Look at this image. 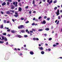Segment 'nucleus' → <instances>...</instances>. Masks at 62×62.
<instances>
[{
  "instance_id": "nucleus-1",
  "label": "nucleus",
  "mask_w": 62,
  "mask_h": 62,
  "mask_svg": "<svg viewBox=\"0 0 62 62\" xmlns=\"http://www.w3.org/2000/svg\"><path fill=\"white\" fill-rule=\"evenodd\" d=\"M24 26L23 25H21L19 26L18 27V28L19 29H22V28H23Z\"/></svg>"
},
{
  "instance_id": "nucleus-2",
  "label": "nucleus",
  "mask_w": 62,
  "mask_h": 62,
  "mask_svg": "<svg viewBox=\"0 0 62 62\" xmlns=\"http://www.w3.org/2000/svg\"><path fill=\"white\" fill-rule=\"evenodd\" d=\"M56 14L57 16L59 15V10H57V12H56Z\"/></svg>"
},
{
  "instance_id": "nucleus-3",
  "label": "nucleus",
  "mask_w": 62,
  "mask_h": 62,
  "mask_svg": "<svg viewBox=\"0 0 62 62\" xmlns=\"http://www.w3.org/2000/svg\"><path fill=\"white\" fill-rule=\"evenodd\" d=\"M22 10V9L21 7H19L18 9L19 11H21Z\"/></svg>"
},
{
  "instance_id": "nucleus-4",
  "label": "nucleus",
  "mask_w": 62,
  "mask_h": 62,
  "mask_svg": "<svg viewBox=\"0 0 62 62\" xmlns=\"http://www.w3.org/2000/svg\"><path fill=\"white\" fill-rule=\"evenodd\" d=\"M39 50H41L42 51V50H43V47H39Z\"/></svg>"
},
{
  "instance_id": "nucleus-5",
  "label": "nucleus",
  "mask_w": 62,
  "mask_h": 62,
  "mask_svg": "<svg viewBox=\"0 0 62 62\" xmlns=\"http://www.w3.org/2000/svg\"><path fill=\"white\" fill-rule=\"evenodd\" d=\"M11 32H12V33H16V32H17V31H16L12 30L11 31Z\"/></svg>"
},
{
  "instance_id": "nucleus-6",
  "label": "nucleus",
  "mask_w": 62,
  "mask_h": 62,
  "mask_svg": "<svg viewBox=\"0 0 62 62\" xmlns=\"http://www.w3.org/2000/svg\"><path fill=\"white\" fill-rule=\"evenodd\" d=\"M42 24H45L46 23V21L45 20H44L43 22L41 23Z\"/></svg>"
},
{
  "instance_id": "nucleus-7",
  "label": "nucleus",
  "mask_w": 62,
  "mask_h": 62,
  "mask_svg": "<svg viewBox=\"0 0 62 62\" xmlns=\"http://www.w3.org/2000/svg\"><path fill=\"white\" fill-rule=\"evenodd\" d=\"M11 9H14V5H11Z\"/></svg>"
},
{
  "instance_id": "nucleus-8",
  "label": "nucleus",
  "mask_w": 62,
  "mask_h": 62,
  "mask_svg": "<svg viewBox=\"0 0 62 62\" xmlns=\"http://www.w3.org/2000/svg\"><path fill=\"white\" fill-rule=\"evenodd\" d=\"M5 37L4 36H2V39H1V40H3L4 39Z\"/></svg>"
},
{
  "instance_id": "nucleus-9",
  "label": "nucleus",
  "mask_w": 62,
  "mask_h": 62,
  "mask_svg": "<svg viewBox=\"0 0 62 62\" xmlns=\"http://www.w3.org/2000/svg\"><path fill=\"white\" fill-rule=\"evenodd\" d=\"M38 31H43V30L42 29H39L38 30Z\"/></svg>"
},
{
  "instance_id": "nucleus-10",
  "label": "nucleus",
  "mask_w": 62,
  "mask_h": 62,
  "mask_svg": "<svg viewBox=\"0 0 62 62\" xmlns=\"http://www.w3.org/2000/svg\"><path fill=\"white\" fill-rule=\"evenodd\" d=\"M30 54H31L32 55V54H34V53L33 52L31 51L30 52Z\"/></svg>"
},
{
  "instance_id": "nucleus-11",
  "label": "nucleus",
  "mask_w": 62,
  "mask_h": 62,
  "mask_svg": "<svg viewBox=\"0 0 62 62\" xmlns=\"http://www.w3.org/2000/svg\"><path fill=\"white\" fill-rule=\"evenodd\" d=\"M6 3L5 2H4L2 4V6H4L6 5Z\"/></svg>"
},
{
  "instance_id": "nucleus-12",
  "label": "nucleus",
  "mask_w": 62,
  "mask_h": 62,
  "mask_svg": "<svg viewBox=\"0 0 62 62\" xmlns=\"http://www.w3.org/2000/svg\"><path fill=\"white\" fill-rule=\"evenodd\" d=\"M52 2H53V0H51L50 2H48V3H49V4L50 5V4H51V3H52Z\"/></svg>"
},
{
  "instance_id": "nucleus-13",
  "label": "nucleus",
  "mask_w": 62,
  "mask_h": 62,
  "mask_svg": "<svg viewBox=\"0 0 62 62\" xmlns=\"http://www.w3.org/2000/svg\"><path fill=\"white\" fill-rule=\"evenodd\" d=\"M17 37H18L19 38H21L22 37V36L20 35H17Z\"/></svg>"
},
{
  "instance_id": "nucleus-14",
  "label": "nucleus",
  "mask_w": 62,
  "mask_h": 62,
  "mask_svg": "<svg viewBox=\"0 0 62 62\" xmlns=\"http://www.w3.org/2000/svg\"><path fill=\"white\" fill-rule=\"evenodd\" d=\"M6 13L7 14H10V12L9 11H8L6 12Z\"/></svg>"
},
{
  "instance_id": "nucleus-15",
  "label": "nucleus",
  "mask_w": 62,
  "mask_h": 62,
  "mask_svg": "<svg viewBox=\"0 0 62 62\" xmlns=\"http://www.w3.org/2000/svg\"><path fill=\"white\" fill-rule=\"evenodd\" d=\"M32 30L33 31H34V32H35V31H36V30L34 29H32Z\"/></svg>"
},
{
  "instance_id": "nucleus-16",
  "label": "nucleus",
  "mask_w": 62,
  "mask_h": 62,
  "mask_svg": "<svg viewBox=\"0 0 62 62\" xmlns=\"http://www.w3.org/2000/svg\"><path fill=\"white\" fill-rule=\"evenodd\" d=\"M10 12H12V13H14V11L13 10H10Z\"/></svg>"
},
{
  "instance_id": "nucleus-17",
  "label": "nucleus",
  "mask_w": 62,
  "mask_h": 62,
  "mask_svg": "<svg viewBox=\"0 0 62 62\" xmlns=\"http://www.w3.org/2000/svg\"><path fill=\"white\" fill-rule=\"evenodd\" d=\"M45 30L47 31H48V30H49V29L48 28H46L45 29Z\"/></svg>"
},
{
  "instance_id": "nucleus-18",
  "label": "nucleus",
  "mask_w": 62,
  "mask_h": 62,
  "mask_svg": "<svg viewBox=\"0 0 62 62\" xmlns=\"http://www.w3.org/2000/svg\"><path fill=\"white\" fill-rule=\"evenodd\" d=\"M14 16H15V17H17L18 16V15H14Z\"/></svg>"
},
{
  "instance_id": "nucleus-19",
  "label": "nucleus",
  "mask_w": 62,
  "mask_h": 62,
  "mask_svg": "<svg viewBox=\"0 0 62 62\" xmlns=\"http://www.w3.org/2000/svg\"><path fill=\"white\" fill-rule=\"evenodd\" d=\"M41 54H44V52L43 51H42L41 52Z\"/></svg>"
},
{
  "instance_id": "nucleus-20",
  "label": "nucleus",
  "mask_w": 62,
  "mask_h": 62,
  "mask_svg": "<svg viewBox=\"0 0 62 62\" xmlns=\"http://www.w3.org/2000/svg\"><path fill=\"white\" fill-rule=\"evenodd\" d=\"M2 35H4V36H6V33H4L2 34Z\"/></svg>"
},
{
  "instance_id": "nucleus-21",
  "label": "nucleus",
  "mask_w": 62,
  "mask_h": 62,
  "mask_svg": "<svg viewBox=\"0 0 62 62\" xmlns=\"http://www.w3.org/2000/svg\"><path fill=\"white\" fill-rule=\"evenodd\" d=\"M15 13L16 14V15H18V12L16 11V12Z\"/></svg>"
},
{
  "instance_id": "nucleus-22",
  "label": "nucleus",
  "mask_w": 62,
  "mask_h": 62,
  "mask_svg": "<svg viewBox=\"0 0 62 62\" xmlns=\"http://www.w3.org/2000/svg\"><path fill=\"white\" fill-rule=\"evenodd\" d=\"M4 40L5 41H7V40H8V39L6 38V37H5L4 39Z\"/></svg>"
},
{
  "instance_id": "nucleus-23",
  "label": "nucleus",
  "mask_w": 62,
  "mask_h": 62,
  "mask_svg": "<svg viewBox=\"0 0 62 62\" xmlns=\"http://www.w3.org/2000/svg\"><path fill=\"white\" fill-rule=\"evenodd\" d=\"M0 28H3V25H1Z\"/></svg>"
},
{
  "instance_id": "nucleus-24",
  "label": "nucleus",
  "mask_w": 62,
  "mask_h": 62,
  "mask_svg": "<svg viewBox=\"0 0 62 62\" xmlns=\"http://www.w3.org/2000/svg\"><path fill=\"white\" fill-rule=\"evenodd\" d=\"M4 41H0V43H4Z\"/></svg>"
},
{
  "instance_id": "nucleus-25",
  "label": "nucleus",
  "mask_w": 62,
  "mask_h": 62,
  "mask_svg": "<svg viewBox=\"0 0 62 62\" xmlns=\"http://www.w3.org/2000/svg\"><path fill=\"white\" fill-rule=\"evenodd\" d=\"M29 6H27L25 7V9H27L28 8Z\"/></svg>"
},
{
  "instance_id": "nucleus-26",
  "label": "nucleus",
  "mask_w": 62,
  "mask_h": 62,
  "mask_svg": "<svg viewBox=\"0 0 62 62\" xmlns=\"http://www.w3.org/2000/svg\"><path fill=\"white\" fill-rule=\"evenodd\" d=\"M61 18V17H60V16H58V19H60Z\"/></svg>"
},
{
  "instance_id": "nucleus-27",
  "label": "nucleus",
  "mask_w": 62,
  "mask_h": 62,
  "mask_svg": "<svg viewBox=\"0 0 62 62\" xmlns=\"http://www.w3.org/2000/svg\"><path fill=\"white\" fill-rule=\"evenodd\" d=\"M21 32L22 33H24V31L23 30H22Z\"/></svg>"
},
{
  "instance_id": "nucleus-28",
  "label": "nucleus",
  "mask_w": 62,
  "mask_h": 62,
  "mask_svg": "<svg viewBox=\"0 0 62 62\" xmlns=\"http://www.w3.org/2000/svg\"><path fill=\"white\" fill-rule=\"evenodd\" d=\"M32 4H35V0H33L32 1Z\"/></svg>"
},
{
  "instance_id": "nucleus-29",
  "label": "nucleus",
  "mask_w": 62,
  "mask_h": 62,
  "mask_svg": "<svg viewBox=\"0 0 62 62\" xmlns=\"http://www.w3.org/2000/svg\"><path fill=\"white\" fill-rule=\"evenodd\" d=\"M50 18H48L47 19V21H49L50 20Z\"/></svg>"
},
{
  "instance_id": "nucleus-30",
  "label": "nucleus",
  "mask_w": 62,
  "mask_h": 62,
  "mask_svg": "<svg viewBox=\"0 0 62 62\" xmlns=\"http://www.w3.org/2000/svg\"><path fill=\"white\" fill-rule=\"evenodd\" d=\"M59 21H58L57 23V24H59Z\"/></svg>"
},
{
  "instance_id": "nucleus-31",
  "label": "nucleus",
  "mask_w": 62,
  "mask_h": 62,
  "mask_svg": "<svg viewBox=\"0 0 62 62\" xmlns=\"http://www.w3.org/2000/svg\"><path fill=\"white\" fill-rule=\"evenodd\" d=\"M49 40H51L52 39V38H50L49 39Z\"/></svg>"
},
{
  "instance_id": "nucleus-32",
  "label": "nucleus",
  "mask_w": 62,
  "mask_h": 62,
  "mask_svg": "<svg viewBox=\"0 0 62 62\" xmlns=\"http://www.w3.org/2000/svg\"><path fill=\"white\" fill-rule=\"evenodd\" d=\"M33 40H36V38H33Z\"/></svg>"
},
{
  "instance_id": "nucleus-33",
  "label": "nucleus",
  "mask_w": 62,
  "mask_h": 62,
  "mask_svg": "<svg viewBox=\"0 0 62 62\" xmlns=\"http://www.w3.org/2000/svg\"><path fill=\"white\" fill-rule=\"evenodd\" d=\"M8 1H9V2H12V0H7Z\"/></svg>"
},
{
  "instance_id": "nucleus-34",
  "label": "nucleus",
  "mask_w": 62,
  "mask_h": 62,
  "mask_svg": "<svg viewBox=\"0 0 62 62\" xmlns=\"http://www.w3.org/2000/svg\"><path fill=\"white\" fill-rule=\"evenodd\" d=\"M44 19H45L47 18V16H44Z\"/></svg>"
},
{
  "instance_id": "nucleus-35",
  "label": "nucleus",
  "mask_w": 62,
  "mask_h": 62,
  "mask_svg": "<svg viewBox=\"0 0 62 62\" xmlns=\"http://www.w3.org/2000/svg\"><path fill=\"white\" fill-rule=\"evenodd\" d=\"M4 23H6V20H4Z\"/></svg>"
},
{
  "instance_id": "nucleus-36",
  "label": "nucleus",
  "mask_w": 62,
  "mask_h": 62,
  "mask_svg": "<svg viewBox=\"0 0 62 62\" xmlns=\"http://www.w3.org/2000/svg\"><path fill=\"white\" fill-rule=\"evenodd\" d=\"M41 18V16H40L38 18V19L39 20V19H40Z\"/></svg>"
},
{
  "instance_id": "nucleus-37",
  "label": "nucleus",
  "mask_w": 62,
  "mask_h": 62,
  "mask_svg": "<svg viewBox=\"0 0 62 62\" xmlns=\"http://www.w3.org/2000/svg\"><path fill=\"white\" fill-rule=\"evenodd\" d=\"M24 37L25 38H26V37H27L28 36L27 35H26L24 36Z\"/></svg>"
},
{
  "instance_id": "nucleus-38",
  "label": "nucleus",
  "mask_w": 62,
  "mask_h": 62,
  "mask_svg": "<svg viewBox=\"0 0 62 62\" xmlns=\"http://www.w3.org/2000/svg\"><path fill=\"white\" fill-rule=\"evenodd\" d=\"M57 2V1L55 0L54 1V3H56Z\"/></svg>"
},
{
  "instance_id": "nucleus-39",
  "label": "nucleus",
  "mask_w": 62,
  "mask_h": 62,
  "mask_svg": "<svg viewBox=\"0 0 62 62\" xmlns=\"http://www.w3.org/2000/svg\"><path fill=\"white\" fill-rule=\"evenodd\" d=\"M31 11H30L29 12V14H31Z\"/></svg>"
},
{
  "instance_id": "nucleus-40",
  "label": "nucleus",
  "mask_w": 62,
  "mask_h": 62,
  "mask_svg": "<svg viewBox=\"0 0 62 62\" xmlns=\"http://www.w3.org/2000/svg\"><path fill=\"white\" fill-rule=\"evenodd\" d=\"M10 31V30L9 29H8L7 30V31H8V32H9Z\"/></svg>"
},
{
  "instance_id": "nucleus-41",
  "label": "nucleus",
  "mask_w": 62,
  "mask_h": 62,
  "mask_svg": "<svg viewBox=\"0 0 62 62\" xmlns=\"http://www.w3.org/2000/svg\"><path fill=\"white\" fill-rule=\"evenodd\" d=\"M36 40H39V39H38V38H36Z\"/></svg>"
},
{
  "instance_id": "nucleus-42",
  "label": "nucleus",
  "mask_w": 62,
  "mask_h": 62,
  "mask_svg": "<svg viewBox=\"0 0 62 62\" xmlns=\"http://www.w3.org/2000/svg\"><path fill=\"white\" fill-rule=\"evenodd\" d=\"M29 23V21H27L25 22V23Z\"/></svg>"
},
{
  "instance_id": "nucleus-43",
  "label": "nucleus",
  "mask_w": 62,
  "mask_h": 62,
  "mask_svg": "<svg viewBox=\"0 0 62 62\" xmlns=\"http://www.w3.org/2000/svg\"><path fill=\"white\" fill-rule=\"evenodd\" d=\"M57 8V7H55L54 8V9H56Z\"/></svg>"
},
{
  "instance_id": "nucleus-44",
  "label": "nucleus",
  "mask_w": 62,
  "mask_h": 62,
  "mask_svg": "<svg viewBox=\"0 0 62 62\" xmlns=\"http://www.w3.org/2000/svg\"><path fill=\"white\" fill-rule=\"evenodd\" d=\"M1 13L2 14H4V12H3L2 11H1Z\"/></svg>"
},
{
  "instance_id": "nucleus-45",
  "label": "nucleus",
  "mask_w": 62,
  "mask_h": 62,
  "mask_svg": "<svg viewBox=\"0 0 62 62\" xmlns=\"http://www.w3.org/2000/svg\"><path fill=\"white\" fill-rule=\"evenodd\" d=\"M17 4H16L15 5V7H17Z\"/></svg>"
},
{
  "instance_id": "nucleus-46",
  "label": "nucleus",
  "mask_w": 62,
  "mask_h": 62,
  "mask_svg": "<svg viewBox=\"0 0 62 62\" xmlns=\"http://www.w3.org/2000/svg\"><path fill=\"white\" fill-rule=\"evenodd\" d=\"M42 3V2H41V1H40V2L39 3V4H41Z\"/></svg>"
},
{
  "instance_id": "nucleus-47",
  "label": "nucleus",
  "mask_w": 62,
  "mask_h": 62,
  "mask_svg": "<svg viewBox=\"0 0 62 62\" xmlns=\"http://www.w3.org/2000/svg\"><path fill=\"white\" fill-rule=\"evenodd\" d=\"M21 19L22 20H23L24 18H21Z\"/></svg>"
},
{
  "instance_id": "nucleus-48",
  "label": "nucleus",
  "mask_w": 62,
  "mask_h": 62,
  "mask_svg": "<svg viewBox=\"0 0 62 62\" xmlns=\"http://www.w3.org/2000/svg\"><path fill=\"white\" fill-rule=\"evenodd\" d=\"M50 0H47V2L48 3H49V1H50Z\"/></svg>"
},
{
  "instance_id": "nucleus-49",
  "label": "nucleus",
  "mask_w": 62,
  "mask_h": 62,
  "mask_svg": "<svg viewBox=\"0 0 62 62\" xmlns=\"http://www.w3.org/2000/svg\"><path fill=\"white\" fill-rule=\"evenodd\" d=\"M33 31H30V33H33Z\"/></svg>"
},
{
  "instance_id": "nucleus-50",
  "label": "nucleus",
  "mask_w": 62,
  "mask_h": 62,
  "mask_svg": "<svg viewBox=\"0 0 62 62\" xmlns=\"http://www.w3.org/2000/svg\"><path fill=\"white\" fill-rule=\"evenodd\" d=\"M33 4V6L34 7H35V6H36V4Z\"/></svg>"
},
{
  "instance_id": "nucleus-51",
  "label": "nucleus",
  "mask_w": 62,
  "mask_h": 62,
  "mask_svg": "<svg viewBox=\"0 0 62 62\" xmlns=\"http://www.w3.org/2000/svg\"><path fill=\"white\" fill-rule=\"evenodd\" d=\"M32 25H35V23H33L32 24Z\"/></svg>"
},
{
  "instance_id": "nucleus-52",
  "label": "nucleus",
  "mask_w": 62,
  "mask_h": 62,
  "mask_svg": "<svg viewBox=\"0 0 62 62\" xmlns=\"http://www.w3.org/2000/svg\"><path fill=\"white\" fill-rule=\"evenodd\" d=\"M8 42H7L6 43V45H8Z\"/></svg>"
},
{
  "instance_id": "nucleus-53",
  "label": "nucleus",
  "mask_w": 62,
  "mask_h": 62,
  "mask_svg": "<svg viewBox=\"0 0 62 62\" xmlns=\"http://www.w3.org/2000/svg\"><path fill=\"white\" fill-rule=\"evenodd\" d=\"M12 21L13 22H15V21L14 20V19H12Z\"/></svg>"
},
{
  "instance_id": "nucleus-54",
  "label": "nucleus",
  "mask_w": 62,
  "mask_h": 62,
  "mask_svg": "<svg viewBox=\"0 0 62 62\" xmlns=\"http://www.w3.org/2000/svg\"><path fill=\"white\" fill-rule=\"evenodd\" d=\"M23 55V54H22L21 53L19 55H20V56H21V55Z\"/></svg>"
},
{
  "instance_id": "nucleus-55",
  "label": "nucleus",
  "mask_w": 62,
  "mask_h": 62,
  "mask_svg": "<svg viewBox=\"0 0 62 62\" xmlns=\"http://www.w3.org/2000/svg\"><path fill=\"white\" fill-rule=\"evenodd\" d=\"M36 19V18H35V17H34L33 18V20H35Z\"/></svg>"
},
{
  "instance_id": "nucleus-56",
  "label": "nucleus",
  "mask_w": 62,
  "mask_h": 62,
  "mask_svg": "<svg viewBox=\"0 0 62 62\" xmlns=\"http://www.w3.org/2000/svg\"><path fill=\"white\" fill-rule=\"evenodd\" d=\"M51 49H48V51H51Z\"/></svg>"
},
{
  "instance_id": "nucleus-57",
  "label": "nucleus",
  "mask_w": 62,
  "mask_h": 62,
  "mask_svg": "<svg viewBox=\"0 0 62 62\" xmlns=\"http://www.w3.org/2000/svg\"><path fill=\"white\" fill-rule=\"evenodd\" d=\"M44 35L45 36V37H46V36H47V34H44Z\"/></svg>"
},
{
  "instance_id": "nucleus-58",
  "label": "nucleus",
  "mask_w": 62,
  "mask_h": 62,
  "mask_svg": "<svg viewBox=\"0 0 62 62\" xmlns=\"http://www.w3.org/2000/svg\"><path fill=\"white\" fill-rule=\"evenodd\" d=\"M9 23V21H8L7 22H6V23Z\"/></svg>"
},
{
  "instance_id": "nucleus-59",
  "label": "nucleus",
  "mask_w": 62,
  "mask_h": 62,
  "mask_svg": "<svg viewBox=\"0 0 62 62\" xmlns=\"http://www.w3.org/2000/svg\"><path fill=\"white\" fill-rule=\"evenodd\" d=\"M24 50H26H26H27V49L26 48H25L24 49Z\"/></svg>"
},
{
  "instance_id": "nucleus-60",
  "label": "nucleus",
  "mask_w": 62,
  "mask_h": 62,
  "mask_svg": "<svg viewBox=\"0 0 62 62\" xmlns=\"http://www.w3.org/2000/svg\"><path fill=\"white\" fill-rule=\"evenodd\" d=\"M55 46H56V45H53V47H55Z\"/></svg>"
},
{
  "instance_id": "nucleus-61",
  "label": "nucleus",
  "mask_w": 62,
  "mask_h": 62,
  "mask_svg": "<svg viewBox=\"0 0 62 62\" xmlns=\"http://www.w3.org/2000/svg\"><path fill=\"white\" fill-rule=\"evenodd\" d=\"M28 30H27V29H26V32H28Z\"/></svg>"
},
{
  "instance_id": "nucleus-62",
  "label": "nucleus",
  "mask_w": 62,
  "mask_h": 62,
  "mask_svg": "<svg viewBox=\"0 0 62 62\" xmlns=\"http://www.w3.org/2000/svg\"><path fill=\"white\" fill-rule=\"evenodd\" d=\"M56 45H58V44H59V43H56Z\"/></svg>"
},
{
  "instance_id": "nucleus-63",
  "label": "nucleus",
  "mask_w": 62,
  "mask_h": 62,
  "mask_svg": "<svg viewBox=\"0 0 62 62\" xmlns=\"http://www.w3.org/2000/svg\"><path fill=\"white\" fill-rule=\"evenodd\" d=\"M7 36H8V37H10V35L9 34H8Z\"/></svg>"
},
{
  "instance_id": "nucleus-64",
  "label": "nucleus",
  "mask_w": 62,
  "mask_h": 62,
  "mask_svg": "<svg viewBox=\"0 0 62 62\" xmlns=\"http://www.w3.org/2000/svg\"><path fill=\"white\" fill-rule=\"evenodd\" d=\"M24 47H26V45H24Z\"/></svg>"
}]
</instances>
